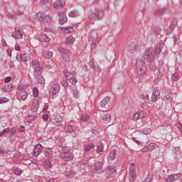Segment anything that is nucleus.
<instances>
[{"label": "nucleus", "instance_id": "obj_52", "mask_svg": "<svg viewBox=\"0 0 182 182\" xmlns=\"http://www.w3.org/2000/svg\"><path fill=\"white\" fill-rule=\"evenodd\" d=\"M9 101V99L4 97H0V105H2V103H6Z\"/></svg>", "mask_w": 182, "mask_h": 182}, {"label": "nucleus", "instance_id": "obj_41", "mask_svg": "<svg viewBox=\"0 0 182 182\" xmlns=\"http://www.w3.org/2000/svg\"><path fill=\"white\" fill-rule=\"evenodd\" d=\"M43 165L44 168H46V169L52 168V163L50 162V160L44 161Z\"/></svg>", "mask_w": 182, "mask_h": 182}, {"label": "nucleus", "instance_id": "obj_25", "mask_svg": "<svg viewBox=\"0 0 182 182\" xmlns=\"http://www.w3.org/2000/svg\"><path fill=\"white\" fill-rule=\"evenodd\" d=\"M17 95V99H21V100H26L28 99V92L25 90L18 91Z\"/></svg>", "mask_w": 182, "mask_h": 182}, {"label": "nucleus", "instance_id": "obj_27", "mask_svg": "<svg viewBox=\"0 0 182 182\" xmlns=\"http://www.w3.org/2000/svg\"><path fill=\"white\" fill-rule=\"evenodd\" d=\"M62 120V117L60 114H56L55 118L53 119L52 123L54 124V126H60V122Z\"/></svg>", "mask_w": 182, "mask_h": 182}, {"label": "nucleus", "instance_id": "obj_24", "mask_svg": "<svg viewBox=\"0 0 182 182\" xmlns=\"http://www.w3.org/2000/svg\"><path fill=\"white\" fill-rule=\"evenodd\" d=\"M90 66L92 68V69H94L95 72H98V73H100L102 72V68H100V66L95 62V60L90 61L89 63Z\"/></svg>", "mask_w": 182, "mask_h": 182}, {"label": "nucleus", "instance_id": "obj_17", "mask_svg": "<svg viewBox=\"0 0 182 182\" xmlns=\"http://www.w3.org/2000/svg\"><path fill=\"white\" fill-rule=\"evenodd\" d=\"M112 120V115L109 114H105L101 116L100 119V123H103L104 124H109Z\"/></svg>", "mask_w": 182, "mask_h": 182}, {"label": "nucleus", "instance_id": "obj_55", "mask_svg": "<svg viewBox=\"0 0 182 182\" xmlns=\"http://www.w3.org/2000/svg\"><path fill=\"white\" fill-rule=\"evenodd\" d=\"M38 105H36V104H33L32 105H31V111H33L34 113L36 112H38Z\"/></svg>", "mask_w": 182, "mask_h": 182}, {"label": "nucleus", "instance_id": "obj_31", "mask_svg": "<svg viewBox=\"0 0 182 182\" xmlns=\"http://www.w3.org/2000/svg\"><path fill=\"white\" fill-rule=\"evenodd\" d=\"M44 156L47 157V159H52L53 156V151L50 148H47L43 151Z\"/></svg>", "mask_w": 182, "mask_h": 182}, {"label": "nucleus", "instance_id": "obj_42", "mask_svg": "<svg viewBox=\"0 0 182 182\" xmlns=\"http://www.w3.org/2000/svg\"><path fill=\"white\" fill-rule=\"evenodd\" d=\"M148 149H149V151H153V150H154L156 149H159V146L153 142H151L148 145Z\"/></svg>", "mask_w": 182, "mask_h": 182}, {"label": "nucleus", "instance_id": "obj_14", "mask_svg": "<svg viewBox=\"0 0 182 182\" xmlns=\"http://www.w3.org/2000/svg\"><path fill=\"white\" fill-rule=\"evenodd\" d=\"M32 68L34 69L33 74L39 73L41 72V64L39 63V60L36 58H33L32 60Z\"/></svg>", "mask_w": 182, "mask_h": 182}, {"label": "nucleus", "instance_id": "obj_10", "mask_svg": "<svg viewBox=\"0 0 182 182\" xmlns=\"http://www.w3.org/2000/svg\"><path fill=\"white\" fill-rule=\"evenodd\" d=\"M137 171V168H136L135 164H132L129 166V181L133 182L136 180V172Z\"/></svg>", "mask_w": 182, "mask_h": 182}, {"label": "nucleus", "instance_id": "obj_36", "mask_svg": "<svg viewBox=\"0 0 182 182\" xmlns=\"http://www.w3.org/2000/svg\"><path fill=\"white\" fill-rule=\"evenodd\" d=\"M61 31L63 33H72L74 29L72 27H62Z\"/></svg>", "mask_w": 182, "mask_h": 182}, {"label": "nucleus", "instance_id": "obj_46", "mask_svg": "<svg viewBox=\"0 0 182 182\" xmlns=\"http://www.w3.org/2000/svg\"><path fill=\"white\" fill-rule=\"evenodd\" d=\"M33 95L34 97H38L39 96V90H38V87H34L33 89Z\"/></svg>", "mask_w": 182, "mask_h": 182}, {"label": "nucleus", "instance_id": "obj_39", "mask_svg": "<svg viewBox=\"0 0 182 182\" xmlns=\"http://www.w3.org/2000/svg\"><path fill=\"white\" fill-rule=\"evenodd\" d=\"M43 58H46V59H50L53 56V53L52 51H46L43 53Z\"/></svg>", "mask_w": 182, "mask_h": 182}, {"label": "nucleus", "instance_id": "obj_34", "mask_svg": "<svg viewBox=\"0 0 182 182\" xmlns=\"http://www.w3.org/2000/svg\"><path fill=\"white\" fill-rule=\"evenodd\" d=\"M107 173L111 176V177H113L116 173V168L114 166H108L107 168Z\"/></svg>", "mask_w": 182, "mask_h": 182}, {"label": "nucleus", "instance_id": "obj_3", "mask_svg": "<svg viewBox=\"0 0 182 182\" xmlns=\"http://www.w3.org/2000/svg\"><path fill=\"white\" fill-rule=\"evenodd\" d=\"M154 59L153 50L151 48H148L144 50L140 62H142V63H151Z\"/></svg>", "mask_w": 182, "mask_h": 182}, {"label": "nucleus", "instance_id": "obj_44", "mask_svg": "<svg viewBox=\"0 0 182 182\" xmlns=\"http://www.w3.org/2000/svg\"><path fill=\"white\" fill-rule=\"evenodd\" d=\"M179 79H180V75L178 74V73H176L173 74L171 76V80L173 82H177V80H178Z\"/></svg>", "mask_w": 182, "mask_h": 182}, {"label": "nucleus", "instance_id": "obj_11", "mask_svg": "<svg viewBox=\"0 0 182 182\" xmlns=\"http://www.w3.org/2000/svg\"><path fill=\"white\" fill-rule=\"evenodd\" d=\"M103 16H105V12L102 10H97L95 13H92L89 16V19L91 21H99Z\"/></svg>", "mask_w": 182, "mask_h": 182}, {"label": "nucleus", "instance_id": "obj_56", "mask_svg": "<svg viewBox=\"0 0 182 182\" xmlns=\"http://www.w3.org/2000/svg\"><path fill=\"white\" fill-rule=\"evenodd\" d=\"M47 4H49V0H40V4L43 6H46Z\"/></svg>", "mask_w": 182, "mask_h": 182}, {"label": "nucleus", "instance_id": "obj_43", "mask_svg": "<svg viewBox=\"0 0 182 182\" xmlns=\"http://www.w3.org/2000/svg\"><path fill=\"white\" fill-rule=\"evenodd\" d=\"M109 159L111 160H114L116 159V150L113 149L110 151Z\"/></svg>", "mask_w": 182, "mask_h": 182}, {"label": "nucleus", "instance_id": "obj_12", "mask_svg": "<svg viewBox=\"0 0 182 182\" xmlns=\"http://www.w3.org/2000/svg\"><path fill=\"white\" fill-rule=\"evenodd\" d=\"M16 59L18 62L25 63V62H28V60H31V59H32V55L29 53L20 54L16 55Z\"/></svg>", "mask_w": 182, "mask_h": 182}, {"label": "nucleus", "instance_id": "obj_33", "mask_svg": "<svg viewBox=\"0 0 182 182\" xmlns=\"http://www.w3.org/2000/svg\"><path fill=\"white\" fill-rule=\"evenodd\" d=\"M72 93L73 97L75 99H79V97H80V94L77 92V87H76V85L72 87Z\"/></svg>", "mask_w": 182, "mask_h": 182}, {"label": "nucleus", "instance_id": "obj_21", "mask_svg": "<svg viewBox=\"0 0 182 182\" xmlns=\"http://www.w3.org/2000/svg\"><path fill=\"white\" fill-rule=\"evenodd\" d=\"M33 75L38 83H40L41 85H45V78L43 76H42V73L41 71L34 73Z\"/></svg>", "mask_w": 182, "mask_h": 182}, {"label": "nucleus", "instance_id": "obj_62", "mask_svg": "<svg viewBox=\"0 0 182 182\" xmlns=\"http://www.w3.org/2000/svg\"><path fill=\"white\" fill-rule=\"evenodd\" d=\"M48 119H49V115L48 114H45L43 116V119L44 120V122H48Z\"/></svg>", "mask_w": 182, "mask_h": 182}, {"label": "nucleus", "instance_id": "obj_48", "mask_svg": "<svg viewBox=\"0 0 182 182\" xmlns=\"http://www.w3.org/2000/svg\"><path fill=\"white\" fill-rule=\"evenodd\" d=\"M14 174H16V176H21V173H23V171L19 168H16L14 170Z\"/></svg>", "mask_w": 182, "mask_h": 182}, {"label": "nucleus", "instance_id": "obj_54", "mask_svg": "<svg viewBox=\"0 0 182 182\" xmlns=\"http://www.w3.org/2000/svg\"><path fill=\"white\" fill-rule=\"evenodd\" d=\"M142 133H144V134H150L151 133V129H149V128H145L143 129Z\"/></svg>", "mask_w": 182, "mask_h": 182}, {"label": "nucleus", "instance_id": "obj_47", "mask_svg": "<svg viewBox=\"0 0 182 182\" xmlns=\"http://www.w3.org/2000/svg\"><path fill=\"white\" fill-rule=\"evenodd\" d=\"M81 122H87L89 120V115L84 114L80 118Z\"/></svg>", "mask_w": 182, "mask_h": 182}, {"label": "nucleus", "instance_id": "obj_22", "mask_svg": "<svg viewBox=\"0 0 182 182\" xmlns=\"http://www.w3.org/2000/svg\"><path fill=\"white\" fill-rule=\"evenodd\" d=\"M102 167H103V162L98 161L95 163V168L92 169V173H102Z\"/></svg>", "mask_w": 182, "mask_h": 182}, {"label": "nucleus", "instance_id": "obj_53", "mask_svg": "<svg viewBox=\"0 0 182 182\" xmlns=\"http://www.w3.org/2000/svg\"><path fill=\"white\" fill-rule=\"evenodd\" d=\"M10 134H11V137H14V136H15V134H16V129H15L14 127L11 128Z\"/></svg>", "mask_w": 182, "mask_h": 182}, {"label": "nucleus", "instance_id": "obj_49", "mask_svg": "<svg viewBox=\"0 0 182 182\" xmlns=\"http://www.w3.org/2000/svg\"><path fill=\"white\" fill-rule=\"evenodd\" d=\"M97 153H102L103 152V145L100 144L97 146V149H96Z\"/></svg>", "mask_w": 182, "mask_h": 182}, {"label": "nucleus", "instance_id": "obj_63", "mask_svg": "<svg viewBox=\"0 0 182 182\" xmlns=\"http://www.w3.org/2000/svg\"><path fill=\"white\" fill-rule=\"evenodd\" d=\"M9 18H10V19H16V15H15V14H11Z\"/></svg>", "mask_w": 182, "mask_h": 182}, {"label": "nucleus", "instance_id": "obj_2", "mask_svg": "<svg viewBox=\"0 0 182 182\" xmlns=\"http://www.w3.org/2000/svg\"><path fill=\"white\" fill-rule=\"evenodd\" d=\"M60 158L64 161H72L75 156L73 153L70 152V148L66 146H62V152L60 154Z\"/></svg>", "mask_w": 182, "mask_h": 182}, {"label": "nucleus", "instance_id": "obj_64", "mask_svg": "<svg viewBox=\"0 0 182 182\" xmlns=\"http://www.w3.org/2000/svg\"><path fill=\"white\" fill-rule=\"evenodd\" d=\"M15 50H21V46L18 43H16V45H15Z\"/></svg>", "mask_w": 182, "mask_h": 182}, {"label": "nucleus", "instance_id": "obj_9", "mask_svg": "<svg viewBox=\"0 0 182 182\" xmlns=\"http://www.w3.org/2000/svg\"><path fill=\"white\" fill-rule=\"evenodd\" d=\"M58 52L61 53V57L63 59V60H65L66 62H69L70 60V57L69 56V50L60 46L58 48Z\"/></svg>", "mask_w": 182, "mask_h": 182}, {"label": "nucleus", "instance_id": "obj_58", "mask_svg": "<svg viewBox=\"0 0 182 182\" xmlns=\"http://www.w3.org/2000/svg\"><path fill=\"white\" fill-rule=\"evenodd\" d=\"M18 131L19 132V133H23V132H25V127L21 125L18 127Z\"/></svg>", "mask_w": 182, "mask_h": 182}, {"label": "nucleus", "instance_id": "obj_32", "mask_svg": "<svg viewBox=\"0 0 182 182\" xmlns=\"http://www.w3.org/2000/svg\"><path fill=\"white\" fill-rule=\"evenodd\" d=\"M166 12H167L166 8L158 9L154 11V15L155 16H162Z\"/></svg>", "mask_w": 182, "mask_h": 182}, {"label": "nucleus", "instance_id": "obj_29", "mask_svg": "<svg viewBox=\"0 0 182 182\" xmlns=\"http://www.w3.org/2000/svg\"><path fill=\"white\" fill-rule=\"evenodd\" d=\"M59 16L60 18H59L58 22L60 25H63L66 23V22H68V17L66 16V15H65V14L60 13Z\"/></svg>", "mask_w": 182, "mask_h": 182}, {"label": "nucleus", "instance_id": "obj_6", "mask_svg": "<svg viewBox=\"0 0 182 182\" xmlns=\"http://www.w3.org/2000/svg\"><path fill=\"white\" fill-rule=\"evenodd\" d=\"M139 49H141V46L137 44V43L136 42L130 43L127 48V50L129 53H136V52H137V50H139Z\"/></svg>", "mask_w": 182, "mask_h": 182}, {"label": "nucleus", "instance_id": "obj_30", "mask_svg": "<svg viewBox=\"0 0 182 182\" xmlns=\"http://www.w3.org/2000/svg\"><path fill=\"white\" fill-rule=\"evenodd\" d=\"M65 6V1L58 0L54 3V8L55 9H62Z\"/></svg>", "mask_w": 182, "mask_h": 182}, {"label": "nucleus", "instance_id": "obj_45", "mask_svg": "<svg viewBox=\"0 0 182 182\" xmlns=\"http://www.w3.org/2000/svg\"><path fill=\"white\" fill-rule=\"evenodd\" d=\"M94 148H95V144H88L87 146H85V151H90V150H92V149H94Z\"/></svg>", "mask_w": 182, "mask_h": 182}, {"label": "nucleus", "instance_id": "obj_59", "mask_svg": "<svg viewBox=\"0 0 182 182\" xmlns=\"http://www.w3.org/2000/svg\"><path fill=\"white\" fill-rule=\"evenodd\" d=\"M144 100H146V102H149L150 99V96H149V94H144L143 95Z\"/></svg>", "mask_w": 182, "mask_h": 182}, {"label": "nucleus", "instance_id": "obj_35", "mask_svg": "<svg viewBox=\"0 0 182 182\" xmlns=\"http://www.w3.org/2000/svg\"><path fill=\"white\" fill-rule=\"evenodd\" d=\"M38 39L41 41V42H50V38L45 34H41L38 37Z\"/></svg>", "mask_w": 182, "mask_h": 182}, {"label": "nucleus", "instance_id": "obj_57", "mask_svg": "<svg viewBox=\"0 0 182 182\" xmlns=\"http://www.w3.org/2000/svg\"><path fill=\"white\" fill-rule=\"evenodd\" d=\"M171 33H173V27L170 26L166 29V34L171 35Z\"/></svg>", "mask_w": 182, "mask_h": 182}, {"label": "nucleus", "instance_id": "obj_50", "mask_svg": "<svg viewBox=\"0 0 182 182\" xmlns=\"http://www.w3.org/2000/svg\"><path fill=\"white\" fill-rule=\"evenodd\" d=\"M1 89L3 92H11V88H9V85H3Z\"/></svg>", "mask_w": 182, "mask_h": 182}, {"label": "nucleus", "instance_id": "obj_5", "mask_svg": "<svg viewBox=\"0 0 182 182\" xmlns=\"http://www.w3.org/2000/svg\"><path fill=\"white\" fill-rule=\"evenodd\" d=\"M60 90V84H59V82H56L55 80L53 81L50 87V95H51L52 96H55V95H58V93H59Z\"/></svg>", "mask_w": 182, "mask_h": 182}, {"label": "nucleus", "instance_id": "obj_16", "mask_svg": "<svg viewBox=\"0 0 182 182\" xmlns=\"http://www.w3.org/2000/svg\"><path fill=\"white\" fill-rule=\"evenodd\" d=\"M160 99V90L154 87L152 91L151 102H156Z\"/></svg>", "mask_w": 182, "mask_h": 182}, {"label": "nucleus", "instance_id": "obj_13", "mask_svg": "<svg viewBox=\"0 0 182 182\" xmlns=\"http://www.w3.org/2000/svg\"><path fill=\"white\" fill-rule=\"evenodd\" d=\"M43 151V146L41 144H38L34 146L33 156V157H39V154Z\"/></svg>", "mask_w": 182, "mask_h": 182}, {"label": "nucleus", "instance_id": "obj_19", "mask_svg": "<svg viewBox=\"0 0 182 182\" xmlns=\"http://www.w3.org/2000/svg\"><path fill=\"white\" fill-rule=\"evenodd\" d=\"M163 48H164V41H160L155 48V50L154 52V55L156 56H157V55H160V53H161Z\"/></svg>", "mask_w": 182, "mask_h": 182}, {"label": "nucleus", "instance_id": "obj_61", "mask_svg": "<svg viewBox=\"0 0 182 182\" xmlns=\"http://www.w3.org/2000/svg\"><path fill=\"white\" fill-rule=\"evenodd\" d=\"M25 89V86L20 85L18 86V92H23V90Z\"/></svg>", "mask_w": 182, "mask_h": 182}, {"label": "nucleus", "instance_id": "obj_4", "mask_svg": "<svg viewBox=\"0 0 182 182\" xmlns=\"http://www.w3.org/2000/svg\"><path fill=\"white\" fill-rule=\"evenodd\" d=\"M146 70H147L146 63H143L141 61L136 62V72L139 76H144Z\"/></svg>", "mask_w": 182, "mask_h": 182}, {"label": "nucleus", "instance_id": "obj_18", "mask_svg": "<svg viewBox=\"0 0 182 182\" xmlns=\"http://www.w3.org/2000/svg\"><path fill=\"white\" fill-rule=\"evenodd\" d=\"M147 113L143 110L138 111L134 115V120H140V119H146Z\"/></svg>", "mask_w": 182, "mask_h": 182}, {"label": "nucleus", "instance_id": "obj_60", "mask_svg": "<svg viewBox=\"0 0 182 182\" xmlns=\"http://www.w3.org/2000/svg\"><path fill=\"white\" fill-rule=\"evenodd\" d=\"M142 153H147L149 151H150V150L149 149V146H144L142 149H141Z\"/></svg>", "mask_w": 182, "mask_h": 182}, {"label": "nucleus", "instance_id": "obj_40", "mask_svg": "<svg viewBox=\"0 0 182 182\" xmlns=\"http://www.w3.org/2000/svg\"><path fill=\"white\" fill-rule=\"evenodd\" d=\"M68 16L70 18H77L79 16V11L77 10H73L68 14Z\"/></svg>", "mask_w": 182, "mask_h": 182}, {"label": "nucleus", "instance_id": "obj_51", "mask_svg": "<svg viewBox=\"0 0 182 182\" xmlns=\"http://www.w3.org/2000/svg\"><path fill=\"white\" fill-rule=\"evenodd\" d=\"M44 31L47 32L48 33H49V32H51V33H55V29L52 28H48V27L44 28Z\"/></svg>", "mask_w": 182, "mask_h": 182}, {"label": "nucleus", "instance_id": "obj_37", "mask_svg": "<svg viewBox=\"0 0 182 182\" xmlns=\"http://www.w3.org/2000/svg\"><path fill=\"white\" fill-rule=\"evenodd\" d=\"M53 20V18H52V16L46 14L44 18L43 19V21L44 23H50L52 22V21Z\"/></svg>", "mask_w": 182, "mask_h": 182}, {"label": "nucleus", "instance_id": "obj_20", "mask_svg": "<svg viewBox=\"0 0 182 182\" xmlns=\"http://www.w3.org/2000/svg\"><path fill=\"white\" fill-rule=\"evenodd\" d=\"M46 13L44 11H38L34 16L33 18L35 21H38V22H43Z\"/></svg>", "mask_w": 182, "mask_h": 182}, {"label": "nucleus", "instance_id": "obj_1", "mask_svg": "<svg viewBox=\"0 0 182 182\" xmlns=\"http://www.w3.org/2000/svg\"><path fill=\"white\" fill-rule=\"evenodd\" d=\"M88 42H91V50L96 49V46H97L100 42L99 40V34L97 33V31L91 30L88 35Z\"/></svg>", "mask_w": 182, "mask_h": 182}, {"label": "nucleus", "instance_id": "obj_23", "mask_svg": "<svg viewBox=\"0 0 182 182\" xmlns=\"http://www.w3.org/2000/svg\"><path fill=\"white\" fill-rule=\"evenodd\" d=\"M164 99L166 103H171V102H173V92L167 91L165 93Z\"/></svg>", "mask_w": 182, "mask_h": 182}, {"label": "nucleus", "instance_id": "obj_38", "mask_svg": "<svg viewBox=\"0 0 182 182\" xmlns=\"http://www.w3.org/2000/svg\"><path fill=\"white\" fill-rule=\"evenodd\" d=\"M74 43H75V38H73V36H70L66 38V39H65L66 45H72Z\"/></svg>", "mask_w": 182, "mask_h": 182}, {"label": "nucleus", "instance_id": "obj_28", "mask_svg": "<svg viewBox=\"0 0 182 182\" xmlns=\"http://www.w3.org/2000/svg\"><path fill=\"white\" fill-rule=\"evenodd\" d=\"M64 132L65 133H73V132H76V127L70 124L65 125L64 127Z\"/></svg>", "mask_w": 182, "mask_h": 182}, {"label": "nucleus", "instance_id": "obj_26", "mask_svg": "<svg viewBox=\"0 0 182 182\" xmlns=\"http://www.w3.org/2000/svg\"><path fill=\"white\" fill-rule=\"evenodd\" d=\"M178 178H180V173H175L168 176V177L166 178V181L172 182L175 181V180H178Z\"/></svg>", "mask_w": 182, "mask_h": 182}, {"label": "nucleus", "instance_id": "obj_15", "mask_svg": "<svg viewBox=\"0 0 182 182\" xmlns=\"http://www.w3.org/2000/svg\"><path fill=\"white\" fill-rule=\"evenodd\" d=\"M11 36L12 38H14V39H22V38H23V34L21 32V28L16 27L14 31L11 33Z\"/></svg>", "mask_w": 182, "mask_h": 182}, {"label": "nucleus", "instance_id": "obj_7", "mask_svg": "<svg viewBox=\"0 0 182 182\" xmlns=\"http://www.w3.org/2000/svg\"><path fill=\"white\" fill-rule=\"evenodd\" d=\"M100 107L105 110H109L112 108L110 105V97H105L100 102Z\"/></svg>", "mask_w": 182, "mask_h": 182}, {"label": "nucleus", "instance_id": "obj_8", "mask_svg": "<svg viewBox=\"0 0 182 182\" xmlns=\"http://www.w3.org/2000/svg\"><path fill=\"white\" fill-rule=\"evenodd\" d=\"M63 74L69 80L70 83H72L73 85H75L76 83H77V80H76V76L75 75V74L71 73L68 70H64Z\"/></svg>", "mask_w": 182, "mask_h": 182}]
</instances>
